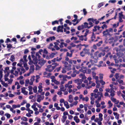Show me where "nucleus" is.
<instances>
[{
    "label": "nucleus",
    "instance_id": "33",
    "mask_svg": "<svg viewBox=\"0 0 125 125\" xmlns=\"http://www.w3.org/2000/svg\"><path fill=\"white\" fill-rule=\"evenodd\" d=\"M80 78H87L86 77L85 75V74L83 73H81L79 75Z\"/></svg>",
    "mask_w": 125,
    "mask_h": 125
},
{
    "label": "nucleus",
    "instance_id": "52",
    "mask_svg": "<svg viewBox=\"0 0 125 125\" xmlns=\"http://www.w3.org/2000/svg\"><path fill=\"white\" fill-rule=\"evenodd\" d=\"M80 54L81 56L83 57L84 56L85 54L84 53V52L83 50L80 53Z\"/></svg>",
    "mask_w": 125,
    "mask_h": 125
},
{
    "label": "nucleus",
    "instance_id": "29",
    "mask_svg": "<svg viewBox=\"0 0 125 125\" xmlns=\"http://www.w3.org/2000/svg\"><path fill=\"white\" fill-rule=\"evenodd\" d=\"M107 103L108 104V108H110L113 106V104L110 100L108 101Z\"/></svg>",
    "mask_w": 125,
    "mask_h": 125
},
{
    "label": "nucleus",
    "instance_id": "55",
    "mask_svg": "<svg viewBox=\"0 0 125 125\" xmlns=\"http://www.w3.org/2000/svg\"><path fill=\"white\" fill-rule=\"evenodd\" d=\"M62 91H58L57 93V94L59 95V97H62V92H61Z\"/></svg>",
    "mask_w": 125,
    "mask_h": 125
},
{
    "label": "nucleus",
    "instance_id": "17",
    "mask_svg": "<svg viewBox=\"0 0 125 125\" xmlns=\"http://www.w3.org/2000/svg\"><path fill=\"white\" fill-rule=\"evenodd\" d=\"M51 74L50 73H49L46 76H44L43 77H46L48 78H49L50 77V78H55V77L53 75L51 76Z\"/></svg>",
    "mask_w": 125,
    "mask_h": 125
},
{
    "label": "nucleus",
    "instance_id": "19",
    "mask_svg": "<svg viewBox=\"0 0 125 125\" xmlns=\"http://www.w3.org/2000/svg\"><path fill=\"white\" fill-rule=\"evenodd\" d=\"M59 77L60 78H71V77L70 76L68 77L67 75H64L63 74L60 75L59 76Z\"/></svg>",
    "mask_w": 125,
    "mask_h": 125
},
{
    "label": "nucleus",
    "instance_id": "51",
    "mask_svg": "<svg viewBox=\"0 0 125 125\" xmlns=\"http://www.w3.org/2000/svg\"><path fill=\"white\" fill-rule=\"evenodd\" d=\"M97 25H95L94 26V29H93L92 30L93 32H94L96 31H97Z\"/></svg>",
    "mask_w": 125,
    "mask_h": 125
},
{
    "label": "nucleus",
    "instance_id": "6",
    "mask_svg": "<svg viewBox=\"0 0 125 125\" xmlns=\"http://www.w3.org/2000/svg\"><path fill=\"white\" fill-rule=\"evenodd\" d=\"M31 56L33 59V61H34V64H36L38 63V59L36 57H35L34 55L35 53V52L34 51H32L31 52Z\"/></svg>",
    "mask_w": 125,
    "mask_h": 125
},
{
    "label": "nucleus",
    "instance_id": "44",
    "mask_svg": "<svg viewBox=\"0 0 125 125\" xmlns=\"http://www.w3.org/2000/svg\"><path fill=\"white\" fill-rule=\"evenodd\" d=\"M77 36L79 38V39L81 41H83V36L81 35L80 36L79 35H77Z\"/></svg>",
    "mask_w": 125,
    "mask_h": 125
},
{
    "label": "nucleus",
    "instance_id": "23",
    "mask_svg": "<svg viewBox=\"0 0 125 125\" xmlns=\"http://www.w3.org/2000/svg\"><path fill=\"white\" fill-rule=\"evenodd\" d=\"M64 106L67 109H68L70 108V105L68 104V102L66 101H65L64 104Z\"/></svg>",
    "mask_w": 125,
    "mask_h": 125
},
{
    "label": "nucleus",
    "instance_id": "36",
    "mask_svg": "<svg viewBox=\"0 0 125 125\" xmlns=\"http://www.w3.org/2000/svg\"><path fill=\"white\" fill-rule=\"evenodd\" d=\"M36 64H36L35 65V66H36V67L35 68V70H39L40 68L42 67V66H41V65H38Z\"/></svg>",
    "mask_w": 125,
    "mask_h": 125
},
{
    "label": "nucleus",
    "instance_id": "35",
    "mask_svg": "<svg viewBox=\"0 0 125 125\" xmlns=\"http://www.w3.org/2000/svg\"><path fill=\"white\" fill-rule=\"evenodd\" d=\"M105 54V53L104 52H101L98 54V58L99 57H100L102 55L103 56H104Z\"/></svg>",
    "mask_w": 125,
    "mask_h": 125
},
{
    "label": "nucleus",
    "instance_id": "32",
    "mask_svg": "<svg viewBox=\"0 0 125 125\" xmlns=\"http://www.w3.org/2000/svg\"><path fill=\"white\" fill-rule=\"evenodd\" d=\"M1 79H0V81L1 83L2 84L3 86L5 87H7L8 86V84L7 83H5L4 82L2 81L1 80Z\"/></svg>",
    "mask_w": 125,
    "mask_h": 125
},
{
    "label": "nucleus",
    "instance_id": "61",
    "mask_svg": "<svg viewBox=\"0 0 125 125\" xmlns=\"http://www.w3.org/2000/svg\"><path fill=\"white\" fill-rule=\"evenodd\" d=\"M6 45H7V47L8 48H10V49L11 48H12V45L10 44H7Z\"/></svg>",
    "mask_w": 125,
    "mask_h": 125
},
{
    "label": "nucleus",
    "instance_id": "2",
    "mask_svg": "<svg viewBox=\"0 0 125 125\" xmlns=\"http://www.w3.org/2000/svg\"><path fill=\"white\" fill-rule=\"evenodd\" d=\"M99 118L96 117L94 120V121L97 122L99 125H101L102 124L101 121L103 120V115L101 113H100L98 115Z\"/></svg>",
    "mask_w": 125,
    "mask_h": 125
},
{
    "label": "nucleus",
    "instance_id": "27",
    "mask_svg": "<svg viewBox=\"0 0 125 125\" xmlns=\"http://www.w3.org/2000/svg\"><path fill=\"white\" fill-rule=\"evenodd\" d=\"M58 104L57 103H55L54 104V107H56V110H58L60 109V107L58 106Z\"/></svg>",
    "mask_w": 125,
    "mask_h": 125
},
{
    "label": "nucleus",
    "instance_id": "57",
    "mask_svg": "<svg viewBox=\"0 0 125 125\" xmlns=\"http://www.w3.org/2000/svg\"><path fill=\"white\" fill-rule=\"evenodd\" d=\"M11 41L15 42V43H14V44H15L17 42V41L16 39L15 38H13L12 39H11Z\"/></svg>",
    "mask_w": 125,
    "mask_h": 125
},
{
    "label": "nucleus",
    "instance_id": "45",
    "mask_svg": "<svg viewBox=\"0 0 125 125\" xmlns=\"http://www.w3.org/2000/svg\"><path fill=\"white\" fill-rule=\"evenodd\" d=\"M9 67H7L5 68V70L4 71V72L5 73H6L7 72H8L7 71V70H9Z\"/></svg>",
    "mask_w": 125,
    "mask_h": 125
},
{
    "label": "nucleus",
    "instance_id": "30",
    "mask_svg": "<svg viewBox=\"0 0 125 125\" xmlns=\"http://www.w3.org/2000/svg\"><path fill=\"white\" fill-rule=\"evenodd\" d=\"M96 73L94 71L92 72V75L93 77L94 78H98V76H96Z\"/></svg>",
    "mask_w": 125,
    "mask_h": 125
},
{
    "label": "nucleus",
    "instance_id": "54",
    "mask_svg": "<svg viewBox=\"0 0 125 125\" xmlns=\"http://www.w3.org/2000/svg\"><path fill=\"white\" fill-rule=\"evenodd\" d=\"M25 41L26 39L24 36L21 38L20 40V41L21 42H24Z\"/></svg>",
    "mask_w": 125,
    "mask_h": 125
},
{
    "label": "nucleus",
    "instance_id": "48",
    "mask_svg": "<svg viewBox=\"0 0 125 125\" xmlns=\"http://www.w3.org/2000/svg\"><path fill=\"white\" fill-rule=\"evenodd\" d=\"M102 43L103 41H101L99 42L98 43H96V45L97 46L99 47L101 46V44H102Z\"/></svg>",
    "mask_w": 125,
    "mask_h": 125
},
{
    "label": "nucleus",
    "instance_id": "46",
    "mask_svg": "<svg viewBox=\"0 0 125 125\" xmlns=\"http://www.w3.org/2000/svg\"><path fill=\"white\" fill-rule=\"evenodd\" d=\"M33 92L34 93H36L37 92V87L36 86L34 87L33 88Z\"/></svg>",
    "mask_w": 125,
    "mask_h": 125
},
{
    "label": "nucleus",
    "instance_id": "10",
    "mask_svg": "<svg viewBox=\"0 0 125 125\" xmlns=\"http://www.w3.org/2000/svg\"><path fill=\"white\" fill-rule=\"evenodd\" d=\"M83 50L85 54H87L88 55H90L91 56L93 55L92 53H90V50L89 49H87L86 48H84Z\"/></svg>",
    "mask_w": 125,
    "mask_h": 125
},
{
    "label": "nucleus",
    "instance_id": "58",
    "mask_svg": "<svg viewBox=\"0 0 125 125\" xmlns=\"http://www.w3.org/2000/svg\"><path fill=\"white\" fill-rule=\"evenodd\" d=\"M83 12L84 15H86L87 13V12L85 9H83Z\"/></svg>",
    "mask_w": 125,
    "mask_h": 125
},
{
    "label": "nucleus",
    "instance_id": "16",
    "mask_svg": "<svg viewBox=\"0 0 125 125\" xmlns=\"http://www.w3.org/2000/svg\"><path fill=\"white\" fill-rule=\"evenodd\" d=\"M118 82L119 83L122 84L123 83V80H120V79H118L116 80V81L114 82L113 83L115 84H117Z\"/></svg>",
    "mask_w": 125,
    "mask_h": 125
},
{
    "label": "nucleus",
    "instance_id": "39",
    "mask_svg": "<svg viewBox=\"0 0 125 125\" xmlns=\"http://www.w3.org/2000/svg\"><path fill=\"white\" fill-rule=\"evenodd\" d=\"M57 97V95L56 94H55L53 96L52 99L53 102L56 101V97Z\"/></svg>",
    "mask_w": 125,
    "mask_h": 125
},
{
    "label": "nucleus",
    "instance_id": "64",
    "mask_svg": "<svg viewBox=\"0 0 125 125\" xmlns=\"http://www.w3.org/2000/svg\"><path fill=\"white\" fill-rule=\"evenodd\" d=\"M42 83H40L39 84V86L38 87V88H42Z\"/></svg>",
    "mask_w": 125,
    "mask_h": 125
},
{
    "label": "nucleus",
    "instance_id": "28",
    "mask_svg": "<svg viewBox=\"0 0 125 125\" xmlns=\"http://www.w3.org/2000/svg\"><path fill=\"white\" fill-rule=\"evenodd\" d=\"M64 67L66 68L67 70H71V65L70 64H69L67 66H64Z\"/></svg>",
    "mask_w": 125,
    "mask_h": 125
},
{
    "label": "nucleus",
    "instance_id": "8",
    "mask_svg": "<svg viewBox=\"0 0 125 125\" xmlns=\"http://www.w3.org/2000/svg\"><path fill=\"white\" fill-rule=\"evenodd\" d=\"M44 97L38 94L37 95L36 101L38 102H40L43 99Z\"/></svg>",
    "mask_w": 125,
    "mask_h": 125
},
{
    "label": "nucleus",
    "instance_id": "11",
    "mask_svg": "<svg viewBox=\"0 0 125 125\" xmlns=\"http://www.w3.org/2000/svg\"><path fill=\"white\" fill-rule=\"evenodd\" d=\"M52 66L51 65H49L47 66V68L45 69V70L46 71L51 72L52 71Z\"/></svg>",
    "mask_w": 125,
    "mask_h": 125
},
{
    "label": "nucleus",
    "instance_id": "43",
    "mask_svg": "<svg viewBox=\"0 0 125 125\" xmlns=\"http://www.w3.org/2000/svg\"><path fill=\"white\" fill-rule=\"evenodd\" d=\"M10 60L12 62H13L15 60L14 56L13 55H12L11 56L10 58Z\"/></svg>",
    "mask_w": 125,
    "mask_h": 125
},
{
    "label": "nucleus",
    "instance_id": "24",
    "mask_svg": "<svg viewBox=\"0 0 125 125\" xmlns=\"http://www.w3.org/2000/svg\"><path fill=\"white\" fill-rule=\"evenodd\" d=\"M97 19H94L93 18H90L88 19L87 20V21L89 22L90 21H92L93 23H94V21H96Z\"/></svg>",
    "mask_w": 125,
    "mask_h": 125
},
{
    "label": "nucleus",
    "instance_id": "42",
    "mask_svg": "<svg viewBox=\"0 0 125 125\" xmlns=\"http://www.w3.org/2000/svg\"><path fill=\"white\" fill-rule=\"evenodd\" d=\"M59 24V21L57 20H55L54 21H53L52 22V25H54L55 24Z\"/></svg>",
    "mask_w": 125,
    "mask_h": 125
},
{
    "label": "nucleus",
    "instance_id": "21",
    "mask_svg": "<svg viewBox=\"0 0 125 125\" xmlns=\"http://www.w3.org/2000/svg\"><path fill=\"white\" fill-rule=\"evenodd\" d=\"M114 88H112L110 89L111 91L110 92V95L111 96H113L115 95V91L113 90Z\"/></svg>",
    "mask_w": 125,
    "mask_h": 125
},
{
    "label": "nucleus",
    "instance_id": "1",
    "mask_svg": "<svg viewBox=\"0 0 125 125\" xmlns=\"http://www.w3.org/2000/svg\"><path fill=\"white\" fill-rule=\"evenodd\" d=\"M113 32V29L112 28H110L106 29L103 32V36L106 37L108 35L110 37H111L112 36V35L110 32Z\"/></svg>",
    "mask_w": 125,
    "mask_h": 125
},
{
    "label": "nucleus",
    "instance_id": "5",
    "mask_svg": "<svg viewBox=\"0 0 125 125\" xmlns=\"http://www.w3.org/2000/svg\"><path fill=\"white\" fill-rule=\"evenodd\" d=\"M94 96L95 98H97L98 101H100L101 100L102 97H103V94L102 93L98 92L97 94H94Z\"/></svg>",
    "mask_w": 125,
    "mask_h": 125
},
{
    "label": "nucleus",
    "instance_id": "38",
    "mask_svg": "<svg viewBox=\"0 0 125 125\" xmlns=\"http://www.w3.org/2000/svg\"><path fill=\"white\" fill-rule=\"evenodd\" d=\"M83 24L84 25H83V26L84 28H86L88 27L89 23L87 22H85Z\"/></svg>",
    "mask_w": 125,
    "mask_h": 125
},
{
    "label": "nucleus",
    "instance_id": "53",
    "mask_svg": "<svg viewBox=\"0 0 125 125\" xmlns=\"http://www.w3.org/2000/svg\"><path fill=\"white\" fill-rule=\"evenodd\" d=\"M26 110L28 111L29 113H30V114H32L33 113V111L32 110H30V109H26Z\"/></svg>",
    "mask_w": 125,
    "mask_h": 125
},
{
    "label": "nucleus",
    "instance_id": "25",
    "mask_svg": "<svg viewBox=\"0 0 125 125\" xmlns=\"http://www.w3.org/2000/svg\"><path fill=\"white\" fill-rule=\"evenodd\" d=\"M21 107V105L18 104L17 105L13 104L12 105V107L14 109H15L16 108H19Z\"/></svg>",
    "mask_w": 125,
    "mask_h": 125
},
{
    "label": "nucleus",
    "instance_id": "26",
    "mask_svg": "<svg viewBox=\"0 0 125 125\" xmlns=\"http://www.w3.org/2000/svg\"><path fill=\"white\" fill-rule=\"evenodd\" d=\"M91 41H94V39L96 37L95 35H94V32H92V36L91 37Z\"/></svg>",
    "mask_w": 125,
    "mask_h": 125
},
{
    "label": "nucleus",
    "instance_id": "14",
    "mask_svg": "<svg viewBox=\"0 0 125 125\" xmlns=\"http://www.w3.org/2000/svg\"><path fill=\"white\" fill-rule=\"evenodd\" d=\"M21 92L22 93L25 95H27L28 94V92L26 91L25 90V88L24 87L22 88L21 89Z\"/></svg>",
    "mask_w": 125,
    "mask_h": 125
},
{
    "label": "nucleus",
    "instance_id": "47",
    "mask_svg": "<svg viewBox=\"0 0 125 125\" xmlns=\"http://www.w3.org/2000/svg\"><path fill=\"white\" fill-rule=\"evenodd\" d=\"M34 70V68H33V67H32L31 66L30 67V69H29V72H30L31 73L32 72H33Z\"/></svg>",
    "mask_w": 125,
    "mask_h": 125
},
{
    "label": "nucleus",
    "instance_id": "31",
    "mask_svg": "<svg viewBox=\"0 0 125 125\" xmlns=\"http://www.w3.org/2000/svg\"><path fill=\"white\" fill-rule=\"evenodd\" d=\"M84 28L83 26V24H82L81 25H79L77 27V29L78 30H82Z\"/></svg>",
    "mask_w": 125,
    "mask_h": 125
},
{
    "label": "nucleus",
    "instance_id": "34",
    "mask_svg": "<svg viewBox=\"0 0 125 125\" xmlns=\"http://www.w3.org/2000/svg\"><path fill=\"white\" fill-rule=\"evenodd\" d=\"M5 81H8V83H11L13 81V80L12 79H5Z\"/></svg>",
    "mask_w": 125,
    "mask_h": 125
},
{
    "label": "nucleus",
    "instance_id": "50",
    "mask_svg": "<svg viewBox=\"0 0 125 125\" xmlns=\"http://www.w3.org/2000/svg\"><path fill=\"white\" fill-rule=\"evenodd\" d=\"M60 89L61 91H64L65 90L64 89V87L63 85H61L60 87Z\"/></svg>",
    "mask_w": 125,
    "mask_h": 125
},
{
    "label": "nucleus",
    "instance_id": "15",
    "mask_svg": "<svg viewBox=\"0 0 125 125\" xmlns=\"http://www.w3.org/2000/svg\"><path fill=\"white\" fill-rule=\"evenodd\" d=\"M54 47L55 48L56 50H59L60 49V48L58 46V45H59V43L58 42H55L54 43Z\"/></svg>",
    "mask_w": 125,
    "mask_h": 125
},
{
    "label": "nucleus",
    "instance_id": "59",
    "mask_svg": "<svg viewBox=\"0 0 125 125\" xmlns=\"http://www.w3.org/2000/svg\"><path fill=\"white\" fill-rule=\"evenodd\" d=\"M122 17H119V22H122L123 21V20H122Z\"/></svg>",
    "mask_w": 125,
    "mask_h": 125
},
{
    "label": "nucleus",
    "instance_id": "49",
    "mask_svg": "<svg viewBox=\"0 0 125 125\" xmlns=\"http://www.w3.org/2000/svg\"><path fill=\"white\" fill-rule=\"evenodd\" d=\"M10 72H7L6 73H5V74L4 75V78H8L7 77L9 76Z\"/></svg>",
    "mask_w": 125,
    "mask_h": 125
},
{
    "label": "nucleus",
    "instance_id": "62",
    "mask_svg": "<svg viewBox=\"0 0 125 125\" xmlns=\"http://www.w3.org/2000/svg\"><path fill=\"white\" fill-rule=\"evenodd\" d=\"M104 3L103 2H101L99 4L98 7L99 8H100L101 6L104 5Z\"/></svg>",
    "mask_w": 125,
    "mask_h": 125
},
{
    "label": "nucleus",
    "instance_id": "12",
    "mask_svg": "<svg viewBox=\"0 0 125 125\" xmlns=\"http://www.w3.org/2000/svg\"><path fill=\"white\" fill-rule=\"evenodd\" d=\"M73 96L71 94H70L69 95L68 101L69 103H71L73 102Z\"/></svg>",
    "mask_w": 125,
    "mask_h": 125
},
{
    "label": "nucleus",
    "instance_id": "13",
    "mask_svg": "<svg viewBox=\"0 0 125 125\" xmlns=\"http://www.w3.org/2000/svg\"><path fill=\"white\" fill-rule=\"evenodd\" d=\"M86 67L82 66L81 67V69L80 70V71L83 72V73H85L86 72Z\"/></svg>",
    "mask_w": 125,
    "mask_h": 125
},
{
    "label": "nucleus",
    "instance_id": "22",
    "mask_svg": "<svg viewBox=\"0 0 125 125\" xmlns=\"http://www.w3.org/2000/svg\"><path fill=\"white\" fill-rule=\"evenodd\" d=\"M73 120L77 123H79L80 122V119L77 116H75L74 117Z\"/></svg>",
    "mask_w": 125,
    "mask_h": 125
},
{
    "label": "nucleus",
    "instance_id": "9",
    "mask_svg": "<svg viewBox=\"0 0 125 125\" xmlns=\"http://www.w3.org/2000/svg\"><path fill=\"white\" fill-rule=\"evenodd\" d=\"M46 62V61L44 60L43 58H41L39 60L38 64L42 66Z\"/></svg>",
    "mask_w": 125,
    "mask_h": 125
},
{
    "label": "nucleus",
    "instance_id": "20",
    "mask_svg": "<svg viewBox=\"0 0 125 125\" xmlns=\"http://www.w3.org/2000/svg\"><path fill=\"white\" fill-rule=\"evenodd\" d=\"M28 59L29 60V62H28V63L30 65H31L33 63H34V62H33V61H32L31 59V57L30 55H29L28 56Z\"/></svg>",
    "mask_w": 125,
    "mask_h": 125
},
{
    "label": "nucleus",
    "instance_id": "37",
    "mask_svg": "<svg viewBox=\"0 0 125 125\" xmlns=\"http://www.w3.org/2000/svg\"><path fill=\"white\" fill-rule=\"evenodd\" d=\"M89 100V98L87 96H86L85 97H83L82 101H85L86 102H87Z\"/></svg>",
    "mask_w": 125,
    "mask_h": 125
},
{
    "label": "nucleus",
    "instance_id": "7",
    "mask_svg": "<svg viewBox=\"0 0 125 125\" xmlns=\"http://www.w3.org/2000/svg\"><path fill=\"white\" fill-rule=\"evenodd\" d=\"M99 52L97 51L95 52L94 53V56H92L91 57V58L92 59H93L94 60V62L95 63H96L98 61L97 60L98 59V57L97 55L98 54Z\"/></svg>",
    "mask_w": 125,
    "mask_h": 125
},
{
    "label": "nucleus",
    "instance_id": "40",
    "mask_svg": "<svg viewBox=\"0 0 125 125\" xmlns=\"http://www.w3.org/2000/svg\"><path fill=\"white\" fill-rule=\"evenodd\" d=\"M89 24L90 25V26H88V27L87 28H90L93 26V24L91 21H90L89 22Z\"/></svg>",
    "mask_w": 125,
    "mask_h": 125
},
{
    "label": "nucleus",
    "instance_id": "56",
    "mask_svg": "<svg viewBox=\"0 0 125 125\" xmlns=\"http://www.w3.org/2000/svg\"><path fill=\"white\" fill-rule=\"evenodd\" d=\"M9 42H11L12 41L9 38H7L6 40V41H5V42L6 43H8Z\"/></svg>",
    "mask_w": 125,
    "mask_h": 125
},
{
    "label": "nucleus",
    "instance_id": "60",
    "mask_svg": "<svg viewBox=\"0 0 125 125\" xmlns=\"http://www.w3.org/2000/svg\"><path fill=\"white\" fill-rule=\"evenodd\" d=\"M13 109L12 107H11L10 108V110L13 113H15L16 111L15 110H14Z\"/></svg>",
    "mask_w": 125,
    "mask_h": 125
},
{
    "label": "nucleus",
    "instance_id": "18",
    "mask_svg": "<svg viewBox=\"0 0 125 125\" xmlns=\"http://www.w3.org/2000/svg\"><path fill=\"white\" fill-rule=\"evenodd\" d=\"M64 26L63 25H59L58 26V29L59 28H60L61 29V30L60 31H59L58 30H57L56 31L58 32H63V29H64L63 28Z\"/></svg>",
    "mask_w": 125,
    "mask_h": 125
},
{
    "label": "nucleus",
    "instance_id": "41",
    "mask_svg": "<svg viewBox=\"0 0 125 125\" xmlns=\"http://www.w3.org/2000/svg\"><path fill=\"white\" fill-rule=\"evenodd\" d=\"M52 82H53L55 83L56 84H59V82H58L56 80L54 79H52Z\"/></svg>",
    "mask_w": 125,
    "mask_h": 125
},
{
    "label": "nucleus",
    "instance_id": "4",
    "mask_svg": "<svg viewBox=\"0 0 125 125\" xmlns=\"http://www.w3.org/2000/svg\"><path fill=\"white\" fill-rule=\"evenodd\" d=\"M100 79V80H99L98 79H96L95 82L97 84L96 87L97 88H99L100 85V83H101L102 85H104L105 83V82L104 81L102 80L101 79Z\"/></svg>",
    "mask_w": 125,
    "mask_h": 125
},
{
    "label": "nucleus",
    "instance_id": "63",
    "mask_svg": "<svg viewBox=\"0 0 125 125\" xmlns=\"http://www.w3.org/2000/svg\"><path fill=\"white\" fill-rule=\"evenodd\" d=\"M35 104H36V105L39 108H40L42 107V106L41 104H38L36 102H35Z\"/></svg>",
    "mask_w": 125,
    "mask_h": 125
},
{
    "label": "nucleus",
    "instance_id": "3",
    "mask_svg": "<svg viewBox=\"0 0 125 125\" xmlns=\"http://www.w3.org/2000/svg\"><path fill=\"white\" fill-rule=\"evenodd\" d=\"M88 81V80L86 79H77L74 81V82L78 84H81L82 83V82H83L87 84Z\"/></svg>",
    "mask_w": 125,
    "mask_h": 125
}]
</instances>
